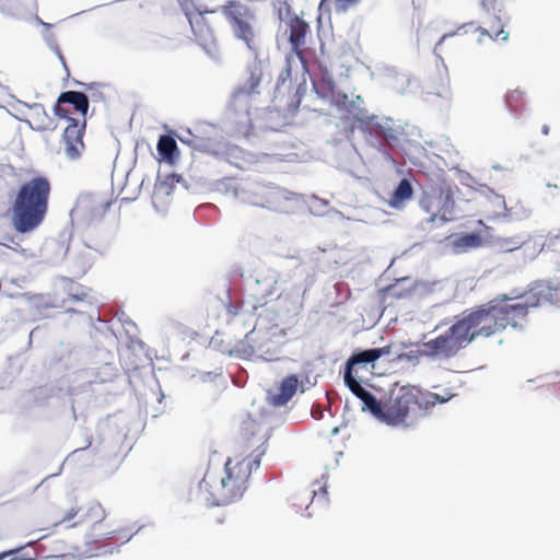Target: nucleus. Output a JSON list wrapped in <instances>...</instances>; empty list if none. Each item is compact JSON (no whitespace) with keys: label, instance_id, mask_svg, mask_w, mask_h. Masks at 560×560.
I'll return each instance as SVG.
<instances>
[{"label":"nucleus","instance_id":"1","mask_svg":"<svg viewBox=\"0 0 560 560\" xmlns=\"http://www.w3.org/2000/svg\"><path fill=\"white\" fill-rule=\"evenodd\" d=\"M505 294L466 310L442 334L418 347V354L448 360L478 338H489L508 327L517 328L526 320L528 304L513 302Z\"/></svg>","mask_w":560,"mask_h":560},{"label":"nucleus","instance_id":"2","mask_svg":"<svg viewBox=\"0 0 560 560\" xmlns=\"http://www.w3.org/2000/svg\"><path fill=\"white\" fill-rule=\"evenodd\" d=\"M262 446L246 457L229 458L223 468L209 464L199 487L211 504L226 505L243 497L252 470L259 466L260 458L266 452V447Z\"/></svg>","mask_w":560,"mask_h":560},{"label":"nucleus","instance_id":"3","mask_svg":"<svg viewBox=\"0 0 560 560\" xmlns=\"http://www.w3.org/2000/svg\"><path fill=\"white\" fill-rule=\"evenodd\" d=\"M51 185L47 177L35 176L22 183L10 206L13 230L28 234L43 225L48 214Z\"/></svg>","mask_w":560,"mask_h":560},{"label":"nucleus","instance_id":"4","mask_svg":"<svg viewBox=\"0 0 560 560\" xmlns=\"http://www.w3.org/2000/svg\"><path fill=\"white\" fill-rule=\"evenodd\" d=\"M453 395L446 397L417 386L405 385L394 387L385 398L384 423L393 427H409L416 419L424 416L436 404L448 401Z\"/></svg>","mask_w":560,"mask_h":560},{"label":"nucleus","instance_id":"5","mask_svg":"<svg viewBox=\"0 0 560 560\" xmlns=\"http://www.w3.org/2000/svg\"><path fill=\"white\" fill-rule=\"evenodd\" d=\"M220 11L229 23L234 37L243 42L249 50L257 52L259 40L255 27L257 22L256 0H228L221 5Z\"/></svg>","mask_w":560,"mask_h":560},{"label":"nucleus","instance_id":"6","mask_svg":"<svg viewBox=\"0 0 560 560\" xmlns=\"http://www.w3.org/2000/svg\"><path fill=\"white\" fill-rule=\"evenodd\" d=\"M458 187L445 180L429 186L420 198V207L430 217L428 223H445L454 219L455 194Z\"/></svg>","mask_w":560,"mask_h":560},{"label":"nucleus","instance_id":"7","mask_svg":"<svg viewBox=\"0 0 560 560\" xmlns=\"http://www.w3.org/2000/svg\"><path fill=\"white\" fill-rule=\"evenodd\" d=\"M78 516L71 526L84 525L86 527V536L90 540L97 542L115 536L116 530L109 529L105 524L106 512L102 504L97 501H91L84 506L72 505L61 517L60 523L72 521Z\"/></svg>","mask_w":560,"mask_h":560},{"label":"nucleus","instance_id":"8","mask_svg":"<svg viewBox=\"0 0 560 560\" xmlns=\"http://www.w3.org/2000/svg\"><path fill=\"white\" fill-rule=\"evenodd\" d=\"M301 196L278 186H259L252 195V205L267 208L272 211L290 212L292 207L298 203Z\"/></svg>","mask_w":560,"mask_h":560},{"label":"nucleus","instance_id":"9","mask_svg":"<svg viewBox=\"0 0 560 560\" xmlns=\"http://www.w3.org/2000/svg\"><path fill=\"white\" fill-rule=\"evenodd\" d=\"M89 110L88 96L82 92L67 91L59 95L55 106V114L61 118H72L70 115L78 114L75 119H85Z\"/></svg>","mask_w":560,"mask_h":560},{"label":"nucleus","instance_id":"10","mask_svg":"<svg viewBox=\"0 0 560 560\" xmlns=\"http://www.w3.org/2000/svg\"><path fill=\"white\" fill-rule=\"evenodd\" d=\"M68 126L62 135V143L66 155L71 160L81 156L84 150L83 135L86 126V119L67 118Z\"/></svg>","mask_w":560,"mask_h":560},{"label":"nucleus","instance_id":"11","mask_svg":"<svg viewBox=\"0 0 560 560\" xmlns=\"http://www.w3.org/2000/svg\"><path fill=\"white\" fill-rule=\"evenodd\" d=\"M212 13L213 11L187 13L196 42L207 51H210L217 43L212 23L207 16Z\"/></svg>","mask_w":560,"mask_h":560},{"label":"nucleus","instance_id":"12","mask_svg":"<svg viewBox=\"0 0 560 560\" xmlns=\"http://www.w3.org/2000/svg\"><path fill=\"white\" fill-rule=\"evenodd\" d=\"M289 43L293 54L305 63V44L306 36L311 32L308 23L299 16L291 18L289 23Z\"/></svg>","mask_w":560,"mask_h":560},{"label":"nucleus","instance_id":"13","mask_svg":"<svg viewBox=\"0 0 560 560\" xmlns=\"http://www.w3.org/2000/svg\"><path fill=\"white\" fill-rule=\"evenodd\" d=\"M390 347L374 348L353 353L347 361L345 373L350 375H360V370H368V365L373 366L374 362L382 355L388 354Z\"/></svg>","mask_w":560,"mask_h":560},{"label":"nucleus","instance_id":"14","mask_svg":"<svg viewBox=\"0 0 560 560\" xmlns=\"http://www.w3.org/2000/svg\"><path fill=\"white\" fill-rule=\"evenodd\" d=\"M300 380L296 375L285 376L272 390L268 392V402L273 407L287 405L298 392Z\"/></svg>","mask_w":560,"mask_h":560},{"label":"nucleus","instance_id":"15","mask_svg":"<svg viewBox=\"0 0 560 560\" xmlns=\"http://www.w3.org/2000/svg\"><path fill=\"white\" fill-rule=\"evenodd\" d=\"M334 104L341 110H345L353 116V119L360 124L370 125L375 119V116L369 115L366 110L360 108L355 101L349 100L346 93L332 94Z\"/></svg>","mask_w":560,"mask_h":560},{"label":"nucleus","instance_id":"16","mask_svg":"<svg viewBox=\"0 0 560 560\" xmlns=\"http://www.w3.org/2000/svg\"><path fill=\"white\" fill-rule=\"evenodd\" d=\"M475 33H478L477 40L481 43L485 37H488L495 42H506L509 38V32L504 30V25L501 19L493 15L487 23L486 26H478L475 28Z\"/></svg>","mask_w":560,"mask_h":560},{"label":"nucleus","instance_id":"17","mask_svg":"<svg viewBox=\"0 0 560 560\" xmlns=\"http://www.w3.org/2000/svg\"><path fill=\"white\" fill-rule=\"evenodd\" d=\"M257 345L255 340V330H249L243 340H240L233 348L228 350L230 355H235L242 359H248L255 354Z\"/></svg>","mask_w":560,"mask_h":560},{"label":"nucleus","instance_id":"18","mask_svg":"<svg viewBox=\"0 0 560 560\" xmlns=\"http://www.w3.org/2000/svg\"><path fill=\"white\" fill-rule=\"evenodd\" d=\"M413 195V188L411 183L404 178L399 182L398 186L392 194L389 199V206L392 208H401L406 201L410 200Z\"/></svg>","mask_w":560,"mask_h":560},{"label":"nucleus","instance_id":"19","mask_svg":"<svg viewBox=\"0 0 560 560\" xmlns=\"http://www.w3.org/2000/svg\"><path fill=\"white\" fill-rule=\"evenodd\" d=\"M159 154L170 162L177 156V143L172 136L163 135L160 137L156 145Z\"/></svg>","mask_w":560,"mask_h":560},{"label":"nucleus","instance_id":"20","mask_svg":"<svg viewBox=\"0 0 560 560\" xmlns=\"http://www.w3.org/2000/svg\"><path fill=\"white\" fill-rule=\"evenodd\" d=\"M363 410H369L376 419L384 422L385 420V399L371 397L363 406Z\"/></svg>","mask_w":560,"mask_h":560},{"label":"nucleus","instance_id":"21","mask_svg":"<svg viewBox=\"0 0 560 560\" xmlns=\"http://www.w3.org/2000/svg\"><path fill=\"white\" fill-rule=\"evenodd\" d=\"M313 88L319 96L328 97L334 94L335 83L331 78L324 75L322 79L313 81Z\"/></svg>","mask_w":560,"mask_h":560},{"label":"nucleus","instance_id":"22","mask_svg":"<svg viewBox=\"0 0 560 560\" xmlns=\"http://www.w3.org/2000/svg\"><path fill=\"white\" fill-rule=\"evenodd\" d=\"M68 295L73 302H88L90 300V289L71 282L67 289Z\"/></svg>","mask_w":560,"mask_h":560},{"label":"nucleus","instance_id":"23","mask_svg":"<svg viewBox=\"0 0 560 560\" xmlns=\"http://www.w3.org/2000/svg\"><path fill=\"white\" fill-rule=\"evenodd\" d=\"M505 102L511 110L518 112L525 104L524 93L517 89L509 91L505 96Z\"/></svg>","mask_w":560,"mask_h":560},{"label":"nucleus","instance_id":"24","mask_svg":"<svg viewBox=\"0 0 560 560\" xmlns=\"http://www.w3.org/2000/svg\"><path fill=\"white\" fill-rule=\"evenodd\" d=\"M343 378L345 384L352 392V394L355 395L359 399L362 398L363 395L366 393V389H364L359 382L361 375H350V372H348L345 373Z\"/></svg>","mask_w":560,"mask_h":560},{"label":"nucleus","instance_id":"25","mask_svg":"<svg viewBox=\"0 0 560 560\" xmlns=\"http://www.w3.org/2000/svg\"><path fill=\"white\" fill-rule=\"evenodd\" d=\"M315 493V490H304L302 492H299L292 497V504L296 506L298 511L308 509V505L312 502V499L314 498Z\"/></svg>","mask_w":560,"mask_h":560},{"label":"nucleus","instance_id":"26","mask_svg":"<svg viewBox=\"0 0 560 560\" xmlns=\"http://www.w3.org/2000/svg\"><path fill=\"white\" fill-rule=\"evenodd\" d=\"M481 244V237L480 235L476 233L471 234H465L460 237H458L454 245L462 248H470V247H478Z\"/></svg>","mask_w":560,"mask_h":560},{"label":"nucleus","instance_id":"27","mask_svg":"<svg viewBox=\"0 0 560 560\" xmlns=\"http://www.w3.org/2000/svg\"><path fill=\"white\" fill-rule=\"evenodd\" d=\"M3 556H7L8 560H36V552L25 551V548H16L9 551H3Z\"/></svg>","mask_w":560,"mask_h":560},{"label":"nucleus","instance_id":"28","mask_svg":"<svg viewBox=\"0 0 560 560\" xmlns=\"http://www.w3.org/2000/svg\"><path fill=\"white\" fill-rule=\"evenodd\" d=\"M361 0H320L319 9L320 10H329L331 3H335L336 7L340 10H347L351 7L357 5Z\"/></svg>","mask_w":560,"mask_h":560},{"label":"nucleus","instance_id":"29","mask_svg":"<svg viewBox=\"0 0 560 560\" xmlns=\"http://www.w3.org/2000/svg\"><path fill=\"white\" fill-rule=\"evenodd\" d=\"M243 305L244 303L243 302H229L226 304V313L228 315L231 317V318H234L235 316H237L242 308H243Z\"/></svg>","mask_w":560,"mask_h":560},{"label":"nucleus","instance_id":"30","mask_svg":"<svg viewBox=\"0 0 560 560\" xmlns=\"http://www.w3.org/2000/svg\"><path fill=\"white\" fill-rule=\"evenodd\" d=\"M386 293H387V295L396 298V299L406 298L407 295L410 294L409 291H405V292L399 291L396 285L388 287L386 289Z\"/></svg>","mask_w":560,"mask_h":560},{"label":"nucleus","instance_id":"31","mask_svg":"<svg viewBox=\"0 0 560 560\" xmlns=\"http://www.w3.org/2000/svg\"><path fill=\"white\" fill-rule=\"evenodd\" d=\"M261 80V74L256 73V71H252L249 80H248V89L250 91L255 90L259 84Z\"/></svg>","mask_w":560,"mask_h":560},{"label":"nucleus","instance_id":"32","mask_svg":"<svg viewBox=\"0 0 560 560\" xmlns=\"http://www.w3.org/2000/svg\"><path fill=\"white\" fill-rule=\"evenodd\" d=\"M373 397V395L366 390V393L363 395L362 398H360V400L363 402V405L371 398Z\"/></svg>","mask_w":560,"mask_h":560},{"label":"nucleus","instance_id":"33","mask_svg":"<svg viewBox=\"0 0 560 560\" xmlns=\"http://www.w3.org/2000/svg\"><path fill=\"white\" fill-rule=\"evenodd\" d=\"M542 133L548 135L549 133V127L547 125L542 126Z\"/></svg>","mask_w":560,"mask_h":560},{"label":"nucleus","instance_id":"34","mask_svg":"<svg viewBox=\"0 0 560 560\" xmlns=\"http://www.w3.org/2000/svg\"><path fill=\"white\" fill-rule=\"evenodd\" d=\"M322 415H323V411H316V415L313 413V417L319 418V417H322Z\"/></svg>","mask_w":560,"mask_h":560},{"label":"nucleus","instance_id":"35","mask_svg":"<svg viewBox=\"0 0 560 560\" xmlns=\"http://www.w3.org/2000/svg\"><path fill=\"white\" fill-rule=\"evenodd\" d=\"M322 415H323V411H316V415L313 413V417L319 418V417H322Z\"/></svg>","mask_w":560,"mask_h":560},{"label":"nucleus","instance_id":"36","mask_svg":"<svg viewBox=\"0 0 560 560\" xmlns=\"http://www.w3.org/2000/svg\"><path fill=\"white\" fill-rule=\"evenodd\" d=\"M0 560H8L7 556H3V552L0 553Z\"/></svg>","mask_w":560,"mask_h":560},{"label":"nucleus","instance_id":"37","mask_svg":"<svg viewBox=\"0 0 560 560\" xmlns=\"http://www.w3.org/2000/svg\"><path fill=\"white\" fill-rule=\"evenodd\" d=\"M517 247H518V244H514L512 247H509L508 249L513 250L514 248H517Z\"/></svg>","mask_w":560,"mask_h":560},{"label":"nucleus","instance_id":"38","mask_svg":"<svg viewBox=\"0 0 560 560\" xmlns=\"http://www.w3.org/2000/svg\"><path fill=\"white\" fill-rule=\"evenodd\" d=\"M357 101H358V102H360V103H362V102H363V100H362V97H361V96H357Z\"/></svg>","mask_w":560,"mask_h":560},{"label":"nucleus","instance_id":"39","mask_svg":"<svg viewBox=\"0 0 560 560\" xmlns=\"http://www.w3.org/2000/svg\"><path fill=\"white\" fill-rule=\"evenodd\" d=\"M558 291H560V289Z\"/></svg>","mask_w":560,"mask_h":560}]
</instances>
